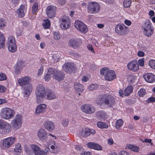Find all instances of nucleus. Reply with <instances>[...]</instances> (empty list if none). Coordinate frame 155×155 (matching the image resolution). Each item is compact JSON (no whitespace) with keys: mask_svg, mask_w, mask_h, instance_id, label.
Segmentation results:
<instances>
[{"mask_svg":"<svg viewBox=\"0 0 155 155\" xmlns=\"http://www.w3.org/2000/svg\"><path fill=\"white\" fill-rule=\"evenodd\" d=\"M96 101L100 105L104 104L109 107L114 104L115 102L113 97L107 94L100 95Z\"/></svg>","mask_w":155,"mask_h":155,"instance_id":"f257e3e1","label":"nucleus"},{"mask_svg":"<svg viewBox=\"0 0 155 155\" xmlns=\"http://www.w3.org/2000/svg\"><path fill=\"white\" fill-rule=\"evenodd\" d=\"M46 91L45 87L41 84L38 85L35 90L37 102L40 103L42 102L43 99L46 97Z\"/></svg>","mask_w":155,"mask_h":155,"instance_id":"f03ea898","label":"nucleus"},{"mask_svg":"<svg viewBox=\"0 0 155 155\" xmlns=\"http://www.w3.org/2000/svg\"><path fill=\"white\" fill-rule=\"evenodd\" d=\"M100 73L101 75L104 76L105 80L108 81H112L116 77L115 72L107 67L102 68L100 70Z\"/></svg>","mask_w":155,"mask_h":155,"instance_id":"7ed1b4c3","label":"nucleus"},{"mask_svg":"<svg viewBox=\"0 0 155 155\" xmlns=\"http://www.w3.org/2000/svg\"><path fill=\"white\" fill-rule=\"evenodd\" d=\"M15 114V111L13 110L8 107H4L1 109L0 116L2 118L8 120L13 118Z\"/></svg>","mask_w":155,"mask_h":155,"instance_id":"20e7f679","label":"nucleus"},{"mask_svg":"<svg viewBox=\"0 0 155 155\" xmlns=\"http://www.w3.org/2000/svg\"><path fill=\"white\" fill-rule=\"evenodd\" d=\"M6 44L8 49L10 52L14 53L17 51L15 39L14 36H10L8 37Z\"/></svg>","mask_w":155,"mask_h":155,"instance_id":"39448f33","label":"nucleus"},{"mask_svg":"<svg viewBox=\"0 0 155 155\" xmlns=\"http://www.w3.org/2000/svg\"><path fill=\"white\" fill-rule=\"evenodd\" d=\"M87 12L91 14L97 13L100 10V6L98 3L96 2H89L87 4Z\"/></svg>","mask_w":155,"mask_h":155,"instance_id":"423d86ee","label":"nucleus"},{"mask_svg":"<svg viewBox=\"0 0 155 155\" xmlns=\"http://www.w3.org/2000/svg\"><path fill=\"white\" fill-rule=\"evenodd\" d=\"M22 120V116L20 115H17L11 123L13 128L15 130L19 129L21 126Z\"/></svg>","mask_w":155,"mask_h":155,"instance_id":"0eeeda50","label":"nucleus"},{"mask_svg":"<svg viewBox=\"0 0 155 155\" xmlns=\"http://www.w3.org/2000/svg\"><path fill=\"white\" fill-rule=\"evenodd\" d=\"M154 28L150 21L147 22L143 30V34L148 37H150L153 33Z\"/></svg>","mask_w":155,"mask_h":155,"instance_id":"6e6552de","label":"nucleus"},{"mask_svg":"<svg viewBox=\"0 0 155 155\" xmlns=\"http://www.w3.org/2000/svg\"><path fill=\"white\" fill-rule=\"evenodd\" d=\"M0 129L5 134L9 133L11 131L12 127L9 123L3 120H0Z\"/></svg>","mask_w":155,"mask_h":155,"instance_id":"1a4fd4ad","label":"nucleus"},{"mask_svg":"<svg viewBox=\"0 0 155 155\" xmlns=\"http://www.w3.org/2000/svg\"><path fill=\"white\" fill-rule=\"evenodd\" d=\"M75 28L79 31L82 33H86L88 31L87 26L80 21H76L74 23Z\"/></svg>","mask_w":155,"mask_h":155,"instance_id":"9d476101","label":"nucleus"},{"mask_svg":"<svg viewBox=\"0 0 155 155\" xmlns=\"http://www.w3.org/2000/svg\"><path fill=\"white\" fill-rule=\"evenodd\" d=\"M127 28L124 24L120 23L116 26L115 31L118 34L123 35L126 34Z\"/></svg>","mask_w":155,"mask_h":155,"instance_id":"9b49d317","label":"nucleus"},{"mask_svg":"<svg viewBox=\"0 0 155 155\" xmlns=\"http://www.w3.org/2000/svg\"><path fill=\"white\" fill-rule=\"evenodd\" d=\"M61 22L60 24L61 28L65 29L68 28L71 25V21L68 16L64 15L61 18Z\"/></svg>","mask_w":155,"mask_h":155,"instance_id":"f8f14e48","label":"nucleus"},{"mask_svg":"<svg viewBox=\"0 0 155 155\" xmlns=\"http://www.w3.org/2000/svg\"><path fill=\"white\" fill-rule=\"evenodd\" d=\"M81 110L87 114H91L94 113L95 109L90 104H84L81 106Z\"/></svg>","mask_w":155,"mask_h":155,"instance_id":"ddd939ff","label":"nucleus"},{"mask_svg":"<svg viewBox=\"0 0 155 155\" xmlns=\"http://www.w3.org/2000/svg\"><path fill=\"white\" fill-rule=\"evenodd\" d=\"M15 138L14 137H9L3 140L2 143L3 148H8L12 145L15 142Z\"/></svg>","mask_w":155,"mask_h":155,"instance_id":"4468645a","label":"nucleus"},{"mask_svg":"<svg viewBox=\"0 0 155 155\" xmlns=\"http://www.w3.org/2000/svg\"><path fill=\"white\" fill-rule=\"evenodd\" d=\"M48 133L44 129H39L37 132L39 139L42 141L46 142L48 140Z\"/></svg>","mask_w":155,"mask_h":155,"instance_id":"2eb2a0df","label":"nucleus"},{"mask_svg":"<svg viewBox=\"0 0 155 155\" xmlns=\"http://www.w3.org/2000/svg\"><path fill=\"white\" fill-rule=\"evenodd\" d=\"M57 8L55 6L53 5L48 6L46 10V13L48 17L51 18L54 17Z\"/></svg>","mask_w":155,"mask_h":155,"instance_id":"dca6fc26","label":"nucleus"},{"mask_svg":"<svg viewBox=\"0 0 155 155\" xmlns=\"http://www.w3.org/2000/svg\"><path fill=\"white\" fill-rule=\"evenodd\" d=\"M62 68L63 70L65 72L71 73L75 70V67L73 63H67L63 65Z\"/></svg>","mask_w":155,"mask_h":155,"instance_id":"f3484780","label":"nucleus"},{"mask_svg":"<svg viewBox=\"0 0 155 155\" xmlns=\"http://www.w3.org/2000/svg\"><path fill=\"white\" fill-rule=\"evenodd\" d=\"M128 69L133 72L137 71L139 69V65L137 61H130L127 65Z\"/></svg>","mask_w":155,"mask_h":155,"instance_id":"a211bd4d","label":"nucleus"},{"mask_svg":"<svg viewBox=\"0 0 155 155\" xmlns=\"http://www.w3.org/2000/svg\"><path fill=\"white\" fill-rule=\"evenodd\" d=\"M54 72L53 74V77L54 78L58 81L63 80L64 77V74L63 72L58 71L53 68Z\"/></svg>","mask_w":155,"mask_h":155,"instance_id":"6ab92c4d","label":"nucleus"},{"mask_svg":"<svg viewBox=\"0 0 155 155\" xmlns=\"http://www.w3.org/2000/svg\"><path fill=\"white\" fill-rule=\"evenodd\" d=\"M27 11V8L25 5H21L17 10L18 17L20 18L24 17Z\"/></svg>","mask_w":155,"mask_h":155,"instance_id":"aec40b11","label":"nucleus"},{"mask_svg":"<svg viewBox=\"0 0 155 155\" xmlns=\"http://www.w3.org/2000/svg\"><path fill=\"white\" fill-rule=\"evenodd\" d=\"M81 43L82 42L81 40L78 38H77L70 39L68 44L69 46L73 48H75L80 46L81 45Z\"/></svg>","mask_w":155,"mask_h":155,"instance_id":"412c9836","label":"nucleus"},{"mask_svg":"<svg viewBox=\"0 0 155 155\" xmlns=\"http://www.w3.org/2000/svg\"><path fill=\"white\" fill-rule=\"evenodd\" d=\"M31 148L33 150L35 155H47L45 152L41 150L40 148L36 145H31Z\"/></svg>","mask_w":155,"mask_h":155,"instance_id":"4be33fe9","label":"nucleus"},{"mask_svg":"<svg viewBox=\"0 0 155 155\" xmlns=\"http://www.w3.org/2000/svg\"><path fill=\"white\" fill-rule=\"evenodd\" d=\"M25 66V62L22 60H19L17 63V65L14 67L15 72L19 74L20 71Z\"/></svg>","mask_w":155,"mask_h":155,"instance_id":"5701e85b","label":"nucleus"},{"mask_svg":"<svg viewBox=\"0 0 155 155\" xmlns=\"http://www.w3.org/2000/svg\"><path fill=\"white\" fill-rule=\"evenodd\" d=\"M143 77L145 80L148 83H153L155 81V75L152 73H146Z\"/></svg>","mask_w":155,"mask_h":155,"instance_id":"b1692460","label":"nucleus"},{"mask_svg":"<svg viewBox=\"0 0 155 155\" xmlns=\"http://www.w3.org/2000/svg\"><path fill=\"white\" fill-rule=\"evenodd\" d=\"M87 147L91 149H94L97 150H101L102 149V147L96 143L92 142H89L87 143Z\"/></svg>","mask_w":155,"mask_h":155,"instance_id":"393cba45","label":"nucleus"},{"mask_svg":"<svg viewBox=\"0 0 155 155\" xmlns=\"http://www.w3.org/2000/svg\"><path fill=\"white\" fill-rule=\"evenodd\" d=\"M74 86L76 92L78 93V95H80V92H82L84 90L83 86L79 82H77L74 83Z\"/></svg>","mask_w":155,"mask_h":155,"instance_id":"a878e982","label":"nucleus"},{"mask_svg":"<svg viewBox=\"0 0 155 155\" xmlns=\"http://www.w3.org/2000/svg\"><path fill=\"white\" fill-rule=\"evenodd\" d=\"M30 81V78L28 77H22L18 80V83L21 86L26 85Z\"/></svg>","mask_w":155,"mask_h":155,"instance_id":"bb28decb","label":"nucleus"},{"mask_svg":"<svg viewBox=\"0 0 155 155\" xmlns=\"http://www.w3.org/2000/svg\"><path fill=\"white\" fill-rule=\"evenodd\" d=\"M46 108V105L44 104L38 105L35 109V113L37 114L43 113L45 111Z\"/></svg>","mask_w":155,"mask_h":155,"instance_id":"cd10ccee","label":"nucleus"},{"mask_svg":"<svg viewBox=\"0 0 155 155\" xmlns=\"http://www.w3.org/2000/svg\"><path fill=\"white\" fill-rule=\"evenodd\" d=\"M54 72V70L53 68H49L48 71L47 73L45 75L44 79L46 81H49L52 77H53V74Z\"/></svg>","mask_w":155,"mask_h":155,"instance_id":"c85d7f7f","label":"nucleus"},{"mask_svg":"<svg viewBox=\"0 0 155 155\" xmlns=\"http://www.w3.org/2000/svg\"><path fill=\"white\" fill-rule=\"evenodd\" d=\"M44 126L46 129L49 131L52 130L54 128V124L51 121H47L44 123Z\"/></svg>","mask_w":155,"mask_h":155,"instance_id":"c756f323","label":"nucleus"},{"mask_svg":"<svg viewBox=\"0 0 155 155\" xmlns=\"http://www.w3.org/2000/svg\"><path fill=\"white\" fill-rule=\"evenodd\" d=\"M32 90V87L31 84H29L24 88V91L25 96H29Z\"/></svg>","mask_w":155,"mask_h":155,"instance_id":"7c9ffc66","label":"nucleus"},{"mask_svg":"<svg viewBox=\"0 0 155 155\" xmlns=\"http://www.w3.org/2000/svg\"><path fill=\"white\" fill-rule=\"evenodd\" d=\"M46 98L48 100L54 99L56 97V95L54 92L48 89L46 91Z\"/></svg>","mask_w":155,"mask_h":155,"instance_id":"2f4dec72","label":"nucleus"},{"mask_svg":"<svg viewBox=\"0 0 155 155\" xmlns=\"http://www.w3.org/2000/svg\"><path fill=\"white\" fill-rule=\"evenodd\" d=\"M96 114L97 118L99 120H103L107 117L106 114L104 111H98Z\"/></svg>","mask_w":155,"mask_h":155,"instance_id":"473e14b6","label":"nucleus"},{"mask_svg":"<svg viewBox=\"0 0 155 155\" xmlns=\"http://www.w3.org/2000/svg\"><path fill=\"white\" fill-rule=\"evenodd\" d=\"M5 46V39L2 33L0 32V48L4 49Z\"/></svg>","mask_w":155,"mask_h":155,"instance_id":"72a5a7b5","label":"nucleus"},{"mask_svg":"<svg viewBox=\"0 0 155 155\" xmlns=\"http://www.w3.org/2000/svg\"><path fill=\"white\" fill-rule=\"evenodd\" d=\"M133 87L130 85L126 87L124 90V94L126 96L129 95L133 91Z\"/></svg>","mask_w":155,"mask_h":155,"instance_id":"f704fd0d","label":"nucleus"},{"mask_svg":"<svg viewBox=\"0 0 155 155\" xmlns=\"http://www.w3.org/2000/svg\"><path fill=\"white\" fill-rule=\"evenodd\" d=\"M79 134L80 136L83 137H86L89 135V134L88 133L87 128L83 129L80 131Z\"/></svg>","mask_w":155,"mask_h":155,"instance_id":"c9c22d12","label":"nucleus"},{"mask_svg":"<svg viewBox=\"0 0 155 155\" xmlns=\"http://www.w3.org/2000/svg\"><path fill=\"white\" fill-rule=\"evenodd\" d=\"M42 25L45 29H48L50 27L51 23L48 19H45L43 20Z\"/></svg>","mask_w":155,"mask_h":155,"instance_id":"e433bc0d","label":"nucleus"},{"mask_svg":"<svg viewBox=\"0 0 155 155\" xmlns=\"http://www.w3.org/2000/svg\"><path fill=\"white\" fill-rule=\"evenodd\" d=\"M127 148L135 152H138L139 150L138 147L133 145L129 144L127 146Z\"/></svg>","mask_w":155,"mask_h":155,"instance_id":"4c0bfd02","label":"nucleus"},{"mask_svg":"<svg viewBox=\"0 0 155 155\" xmlns=\"http://www.w3.org/2000/svg\"><path fill=\"white\" fill-rule=\"evenodd\" d=\"M124 122L121 119L118 120L115 124V127L117 129H119L123 125Z\"/></svg>","mask_w":155,"mask_h":155,"instance_id":"58836bf2","label":"nucleus"},{"mask_svg":"<svg viewBox=\"0 0 155 155\" xmlns=\"http://www.w3.org/2000/svg\"><path fill=\"white\" fill-rule=\"evenodd\" d=\"M97 126L100 128H107L108 127V125L104 122H98L97 123Z\"/></svg>","mask_w":155,"mask_h":155,"instance_id":"ea45409f","label":"nucleus"},{"mask_svg":"<svg viewBox=\"0 0 155 155\" xmlns=\"http://www.w3.org/2000/svg\"><path fill=\"white\" fill-rule=\"evenodd\" d=\"M6 25V22L4 19L0 18V29H4Z\"/></svg>","mask_w":155,"mask_h":155,"instance_id":"a19ab883","label":"nucleus"},{"mask_svg":"<svg viewBox=\"0 0 155 155\" xmlns=\"http://www.w3.org/2000/svg\"><path fill=\"white\" fill-rule=\"evenodd\" d=\"M138 93L140 97H143L146 94V90L143 88L140 89L138 91Z\"/></svg>","mask_w":155,"mask_h":155,"instance_id":"79ce46f5","label":"nucleus"},{"mask_svg":"<svg viewBox=\"0 0 155 155\" xmlns=\"http://www.w3.org/2000/svg\"><path fill=\"white\" fill-rule=\"evenodd\" d=\"M131 3L130 0H124L123 3L124 6L125 8L128 7L130 6Z\"/></svg>","mask_w":155,"mask_h":155,"instance_id":"37998d69","label":"nucleus"},{"mask_svg":"<svg viewBox=\"0 0 155 155\" xmlns=\"http://www.w3.org/2000/svg\"><path fill=\"white\" fill-rule=\"evenodd\" d=\"M98 85L97 84H92L88 87V89L89 90L91 91L96 90L98 88Z\"/></svg>","mask_w":155,"mask_h":155,"instance_id":"c03bdc74","label":"nucleus"},{"mask_svg":"<svg viewBox=\"0 0 155 155\" xmlns=\"http://www.w3.org/2000/svg\"><path fill=\"white\" fill-rule=\"evenodd\" d=\"M149 66L151 68L155 70V60H150L149 63Z\"/></svg>","mask_w":155,"mask_h":155,"instance_id":"a18cd8bd","label":"nucleus"},{"mask_svg":"<svg viewBox=\"0 0 155 155\" xmlns=\"http://www.w3.org/2000/svg\"><path fill=\"white\" fill-rule=\"evenodd\" d=\"M53 38L55 40H59L60 38V36L59 32H54Z\"/></svg>","mask_w":155,"mask_h":155,"instance_id":"49530a36","label":"nucleus"},{"mask_svg":"<svg viewBox=\"0 0 155 155\" xmlns=\"http://www.w3.org/2000/svg\"><path fill=\"white\" fill-rule=\"evenodd\" d=\"M38 4L37 3H35L32 7V11L33 12H35L38 9Z\"/></svg>","mask_w":155,"mask_h":155,"instance_id":"de8ad7c7","label":"nucleus"},{"mask_svg":"<svg viewBox=\"0 0 155 155\" xmlns=\"http://www.w3.org/2000/svg\"><path fill=\"white\" fill-rule=\"evenodd\" d=\"M6 78V76L5 74L2 73H0V81L5 80Z\"/></svg>","mask_w":155,"mask_h":155,"instance_id":"09e8293b","label":"nucleus"},{"mask_svg":"<svg viewBox=\"0 0 155 155\" xmlns=\"http://www.w3.org/2000/svg\"><path fill=\"white\" fill-rule=\"evenodd\" d=\"M21 150L19 149H18L17 148H14V153L16 155L20 154L21 153Z\"/></svg>","mask_w":155,"mask_h":155,"instance_id":"8fccbe9b","label":"nucleus"},{"mask_svg":"<svg viewBox=\"0 0 155 155\" xmlns=\"http://www.w3.org/2000/svg\"><path fill=\"white\" fill-rule=\"evenodd\" d=\"M155 102V98L153 97H150L148 98L147 102L148 103H153Z\"/></svg>","mask_w":155,"mask_h":155,"instance_id":"3c124183","label":"nucleus"},{"mask_svg":"<svg viewBox=\"0 0 155 155\" xmlns=\"http://www.w3.org/2000/svg\"><path fill=\"white\" fill-rule=\"evenodd\" d=\"M43 68V66L41 65V66L40 68L38 70V73L37 74L38 76H40L43 74L44 71Z\"/></svg>","mask_w":155,"mask_h":155,"instance_id":"603ef678","label":"nucleus"},{"mask_svg":"<svg viewBox=\"0 0 155 155\" xmlns=\"http://www.w3.org/2000/svg\"><path fill=\"white\" fill-rule=\"evenodd\" d=\"M138 63L140 66L143 67L144 66V58H142L139 59L138 61Z\"/></svg>","mask_w":155,"mask_h":155,"instance_id":"864d4df0","label":"nucleus"},{"mask_svg":"<svg viewBox=\"0 0 155 155\" xmlns=\"http://www.w3.org/2000/svg\"><path fill=\"white\" fill-rule=\"evenodd\" d=\"M87 129L88 133L89 134V135L91 134H94L95 133V130L93 129H89L87 128Z\"/></svg>","mask_w":155,"mask_h":155,"instance_id":"5fc2aeb1","label":"nucleus"},{"mask_svg":"<svg viewBox=\"0 0 155 155\" xmlns=\"http://www.w3.org/2000/svg\"><path fill=\"white\" fill-rule=\"evenodd\" d=\"M19 0H11V3L14 6H16L18 4Z\"/></svg>","mask_w":155,"mask_h":155,"instance_id":"6e6d98bb","label":"nucleus"},{"mask_svg":"<svg viewBox=\"0 0 155 155\" xmlns=\"http://www.w3.org/2000/svg\"><path fill=\"white\" fill-rule=\"evenodd\" d=\"M68 123V121L67 119L62 120V121L61 122L62 124L64 127H67Z\"/></svg>","mask_w":155,"mask_h":155,"instance_id":"4d7b16f0","label":"nucleus"},{"mask_svg":"<svg viewBox=\"0 0 155 155\" xmlns=\"http://www.w3.org/2000/svg\"><path fill=\"white\" fill-rule=\"evenodd\" d=\"M60 58V56L59 55L57 54H54L53 55V58L56 61H58Z\"/></svg>","mask_w":155,"mask_h":155,"instance_id":"13d9d810","label":"nucleus"},{"mask_svg":"<svg viewBox=\"0 0 155 155\" xmlns=\"http://www.w3.org/2000/svg\"><path fill=\"white\" fill-rule=\"evenodd\" d=\"M15 148L18 149H20L21 150L22 149V147L21 144L19 143H17L15 144Z\"/></svg>","mask_w":155,"mask_h":155,"instance_id":"bf43d9fd","label":"nucleus"},{"mask_svg":"<svg viewBox=\"0 0 155 155\" xmlns=\"http://www.w3.org/2000/svg\"><path fill=\"white\" fill-rule=\"evenodd\" d=\"M75 148L78 151H82L83 149L81 146L78 145L75 147Z\"/></svg>","mask_w":155,"mask_h":155,"instance_id":"052dcab7","label":"nucleus"},{"mask_svg":"<svg viewBox=\"0 0 155 155\" xmlns=\"http://www.w3.org/2000/svg\"><path fill=\"white\" fill-rule=\"evenodd\" d=\"M119 155H130L129 153L124 150H123L120 152Z\"/></svg>","mask_w":155,"mask_h":155,"instance_id":"680f3d73","label":"nucleus"},{"mask_svg":"<svg viewBox=\"0 0 155 155\" xmlns=\"http://www.w3.org/2000/svg\"><path fill=\"white\" fill-rule=\"evenodd\" d=\"M137 55L139 57H143L144 55V53L142 51H139L137 53Z\"/></svg>","mask_w":155,"mask_h":155,"instance_id":"e2e57ef3","label":"nucleus"},{"mask_svg":"<svg viewBox=\"0 0 155 155\" xmlns=\"http://www.w3.org/2000/svg\"><path fill=\"white\" fill-rule=\"evenodd\" d=\"M6 89V88L5 87L0 85V92L2 93L4 92Z\"/></svg>","mask_w":155,"mask_h":155,"instance_id":"0e129e2a","label":"nucleus"},{"mask_svg":"<svg viewBox=\"0 0 155 155\" xmlns=\"http://www.w3.org/2000/svg\"><path fill=\"white\" fill-rule=\"evenodd\" d=\"M108 143L109 145H112L114 143V141L112 139L110 138H109L107 140Z\"/></svg>","mask_w":155,"mask_h":155,"instance_id":"69168bd1","label":"nucleus"},{"mask_svg":"<svg viewBox=\"0 0 155 155\" xmlns=\"http://www.w3.org/2000/svg\"><path fill=\"white\" fill-rule=\"evenodd\" d=\"M124 23L126 25L130 26L131 25V22L130 20L126 19L124 21Z\"/></svg>","mask_w":155,"mask_h":155,"instance_id":"338daca9","label":"nucleus"},{"mask_svg":"<svg viewBox=\"0 0 155 155\" xmlns=\"http://www.w3.org/2000/svg\"><path fill=\"white\" fill-rule=\"evenodd\" d=\"M154 12L153 10H150L149 12V15L151 17L154 16Z\"/></svg>","mask_w":155,"mask_h":155,"instance_id":"774afa93","label":"nucleus"}]
</instances>
